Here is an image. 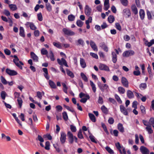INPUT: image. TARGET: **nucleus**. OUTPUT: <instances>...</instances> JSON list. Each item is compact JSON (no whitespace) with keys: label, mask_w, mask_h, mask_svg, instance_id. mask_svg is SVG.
<instances>
[{"label":"nucleus","mask_w":154,"mask_h":154,"mask_svg":"<svg viewBox=\"0 0 154 154\" xmlns=\"http://www.w3.org/2000/svg\"><path fill=\"white\" fill-rule=\"evenodd\" d=\"M11 57L14 58L13 61L16 65L21 69H22L23 67L21 65H23V63L21 61H19V59L17 56L16 55H12Z\"/></svg>","instance_id":"obj_1"},{"label":"nucleus","mask_w":154,"mask_h":154,"mask_svg":"<svg viewBox=\"0 0 154 154\" xmlns=\"http://www.w3.org/2000/svg\"><path fill=\"white\" fill-rule=\"evenodd\" d=\"M62 31L65 35H67L72 36L75 34V33L74 32L66 28H63Z\"/></svg>","instance_id":"obj_2"},{"label":"nucleus","mask_w":154,"mask_h":154,"mask_svg":"<svg viewBox=\"0 0 154 154\" xmlns=\"http://www.w3.org/2000/svg\"><path fill=\"white\" fill-rule=\"evenodd\" d=\"M99 87L102 92H104L105 90L108 91V88H109L108 86L106 84H102L100 82L98 83Z\"/></svg>","instance_id":"obj_3"},{"label":"nucleus","mask_w":154,"mask_h":154,"mask_svg":"<svg viewBox=\"0 0 154 154\" xmlns=\"http://www.w3.org/2000/svg\"><path fill=\"white\" fill-rule=\"evenodd\" d=\"M134 54V51L133 50H128L125 51L123 54V56L124 57H128L133 55Z\"/></svg>","instance_id":"obj_4"},{"label":"nucleus","mask_w":154,"mask_h":154,"mask_svg":"<svg viewBox=\"0 0 154 154\" xmlns=\"http://www.w3.org/2000/svg\"><path fill=\"white\" fill-rule=\"evenodd\" d=\"M57 61L58 63L60 65H64L66 67H68V66L67 64L66 61L63 58H62L61 60H60L58 58L57 59Z\"/></svg>","instance_id":"obj_5"},{"label":"nucleus","mask_w":154,"mask_h":154,"mask_svg":"<svg viewBox=\"0 0 154 154\" xmlns=\"http://www.w3.org/2000/svg\"><path fill=\"white\" fill-rule=\"evenodd\" d=\"M140 149L142 154H149V151L146 147L142 146L140 147Z\"/></svg>","instance_id":"obj_6"},{"label":"nucleus","mask_w":154,"mask_h":154,"mask_svg":"<svg viewBox=\"0 0 154 154\" xmlns=\"http://www.w3.org/2000/svg\"><path fill=\"white\" fill-rule=\"evenodd\" d=\"M66 134L64 132H62L61 133L60 140L62 144H63L65 142L66 139Z\"/></svg>","instance_id":"obj_7"},{"label":"nucleus","mask_w":154,"mask_h":154,"mask_svg":"<svg viewBox=\"0 0 154 154\" xmlns=\"http://www.w3.org/2000/svg\"><path fill=\"white\" fill-rule=\"evenodd\" d=\"M121 82L123 85L126 87H128V82L127 79L125 77H122L121 79Z\"/></svg>","instance_id":"obj_8"},{"label":"nucleus","mask_w":154,"mask_h":154,"mask_svg":"<svg viewBox=\"0 0 154 154\" xmlns=\"http://www.w3.org/2000/svg\"><path fill=\"white\" fill-rule=\"evenodd\" d=\"M25 25L27 27H29L30 29L32 30H35L36 29V26L32 22H27L25 24Z\"/></svg>","instance_id":"obj_9"},{"label":"nucleus","mask_w":154,"mask_h":154,"mask_svg":"<svg viewBox=\"0 0 154 154\" xmlns=\"http://www.w3.org/2000/svg\"><path fill=\"white\" fill-rule=\"evenodd\" d=\"M99 46L104 51L107 52L108 51V48L104 42H102L99 44Z\"/></svg>","instance_id":"obj_10"},{"label":"nucleus","mask_w":154,"mask_h":154,"mask_svg":"<svg viewBox=\"0 0 154 154\" xmlns=\"http://www.w3.org/2000/svg\"><path fill=\"white\" fill-rule=\"evenodd\" d=\"M120 111L122 113L125 115H128V112L127 111V109L123 105H121L120 106Z\"/></svg>","instance_id":"obj_11"},{"label":"nucleus","mask_w":154,"mask_h":154,"mask_svg":"<svg viewBox=\"0 0 154 154\" xmlns=\"http://www.w3.org/2000/svg\"><path fill=\"white\" fill-rule=\"evenodd\" d=\"M99 69L102 70L109 71V67L106 65L100 64L99 66Z\"/></svg>","instance_id":"obj_12"},{"label":"nucleus","mask_w":154,"mask_h":154,"mask_svg":"<svg viewBox=\"0 0 154 154\" xmlns=\"http://www.w3.org/2000/svg\"><path fill=\"white\" fill-rule=\"evenodd\" d=\"M75 44L77 46L81 45L82 47L84 46L85 42L83 40L82 38H79L75 41Z\"/></svg>","instance_id":"obj_13"},{"label":"nucleus","mask_w":154,"mask_h":154,"mask_svg":"<svg viewBox=\"0 0 154 154\" xmlns=\"http://www.w3.org/2000/svg\"><path fill=\"white\" fill-rule=\"evenodd\" d=\"M91 9L89 7L88 5H86L85 10V12L86 15L88 16H90L91 15Z\"/></svg>","instance_id":"obj_14"},{"label":"nucleus","mask_w":154,"mask_h":154,"mask_svg":"<svg viewBox=\"0 0 154 154\" xmlns=\"http://www.w3.org/2000/svg\"><path fill=\"white\" fill-rule=\"evenodd\" d=\"M90 45L91 48L95 51H97L98 49L95 43L92 40H91L90 42Z\"/></svg>","instance_id":"obj_15"},{"label":"nucleus","mask_w":154,"mask_h":154,"mask_svg":"<svg viewBox=\"0 0 154 154\" xmlns=\"http://www.w3.org/2000/svg\"><path fill=\"white\" fill-rule=\"evenodd\" d=\"M123 14L126 17H129L131 15L130 10L128 8L124 9L123 11Z\"/></svg>","instance_id":"obj_16"},{"label":"nucleus","mask_w":154,"mask_h":154,"mask_svg":"<svg viewBox=\"0 0 154 154\" xmlns=\"http://www.w3.org/2000/svg\"><path fill=\"white\" fill-rule=\"evenodd\" d=\"M47 57L48 58H50L52 61H54L55 60L54 54L51 50L49 51V54L47 55Z\"/></svg>","instance_id":"obj_17"},{"label":"nucleus","mask_w":154,"mask_h":154,"mask_svg":"<svg viewBox=\"0 0 154 154\" xmlns=\"http://www.w3.org/2000/svg\"><path fill=\"white\" fill-rule=\"evenodd\" d=\"M31 57L33 60L35 62L38 61V57L33 52L30 53Z\"/></svg>","instance_id":"obj_18"},{"label":"nucleus","mask_w":154,"mask_h":154,"mask_svg":"<svg viewBox=\"0 0 154 154\" xmlns=\"http://www.w3.org/2000/svg\"><path fill=\"white\" fill-rule=\"evenodd\" d=\"M112 61L114 63H115L117 60L116 54L115 52L113 51L112 53Z\"/></svg>","instance_id":"obj_19"},{"label":"nucleus","mask_w":154,"mask_h":154,"mask_svg":"<svg viewBox=\"0 0 154 154\" xmlns=\"http://www.w3.org/2000/svg\"><path fill=\"white\" fill-rule=\"evenodd\" d=\"M118 129L121 133H123L125 131L122 124L119 123L118 125Z\"/></svg>","instance_id":"obj_20"},{"label":"nucleus","mask_w":154,"mask_h":154,"mask_svg":"<svg viewBox=\"0 0 154 154\" xmlns=\"http://www.w3.org/2000/svg\"><path fill=\"white\" fill-rule=\"evenodd\" d=\"M146 131H147L148 134H152L153 132V131L151 125H149L145 128Z\"/></svg>","instance_id":"obj_21"},{"label":"nucleus","mask_w":154,"mask_h":154,"mask_svg":"<svg viewBox=\"0 0 154 154\" xmlns=\"http://www.w3.org/2000/svg\"><path fill=\"white\" fill-rule=\"evenodd\" d=\"M80 64L83 68H85L86 66V63L85 60L82 58H80Z\"/></svg>","instance_id":"obj_22"},{"label":"nucleus","mask_w":154,"mask_h":154,"mask_svg":"<svg viewBox=\"0 0 154 154\" xmlns=\"http://www.w3.org/2000/svg\"><path fill=\"white\" fill-rule=\"evenodd\" d=\"M20 35L21 36L24 37L25 36L24 33V30L23 28L22 27H20Z\"/></svg>","instance_id":"obj_23"},{"label":"nucleus","mask_w":154,"mask_h":154,"mask_svg":"<svg viewBox=\"0 0 154 154\" xmlns=\"http://www.w3.org/2000/svg\"><path fill=\"white\" fill-rule=\"evenodd\" d=\"M127 95L129 98H132L134 97V95L133 92L129 90H128L127 91Z\"/></svg>","instance_id":"obj_24"},{"label":"nucleus","mask_w":154,"mask_h":154,"mask_svg":"<svg viewBox=\"0 0 154 154\" xmlns=\"http://www.w3.org/2000/svg\"><path fill=\"white\" fill-rule=\"evenodd\" d=\"M49 83L51 88L54 89L56 88L57 87L56 84L53 81L51 80H49Z\"/></svg>","instance_id":"obj_25"},{"label":"nucleus","mask_w":154,"mask_h":154,"mask_svg":"<svg viewBox=\"0 0 154 154\" xmlns=\"http://www.w3.org/2000/svg\"><path fill=\"white\" fill-rule=\"evenodd\" d=\"M66 73L70 77L72 78H73L74 77V75L73 73L69 70L68 69H66Z\"/></svg>","instance_id":"obj_26"},{"label":"nucleus","mask_w":154,"mask_h":154,"mask_svg":"<svg viewBox=\"0 0 154 154\" xmlns=\"http://www.w3.org/2000/svg\"><path fill=\"white\" fill-rule=\"evenodd\" d=\"M17 101L19 106V108H21L23 102L22 99L20 97H18L17 99Z\"/></svg>","instance_id":"obj_27"},{"label":"nucleus","mask_w":154,"mask_h":154,"mask_svg":"<svg viewBox=\"0 0 154 154\" xmlns=\"http://www.w3.org/2000/svg\"><path fill=\"white\" fill-rule=\"evenodd\" d=\"M86 98H82L80 100V101L82 103H86L88 99H89L90 98V96L86 94Z\"/></svg>","instance_id":"obj_28"},{"label":"nucleus","mask_w":154,"mask_h":154,"mask_svg":"<svg viewBox=\"0 0 154 154\" xmlns=\"http://www.w3.org/2000/svg\"><path fill=\"white\" fill-rule=\"evenodd\" d=\"M139 14L141 19L142 20L143 19L145 16L144 11L142 9L140 10L139 12Z\"/></svg>","instance_id":"obj_29"},{"label":"nucleus","mask_w":154,"mask_h":154,"mask_svg":"<svg viewBox=\"0 0 154 154\" xmlns=\"http://www.w3.org/2000/svg\"><path fill=\"white\" fill-rule=\"evenodd\" d=\"M91 120L93 122H95L96 121V119L95 117L94 114L92 113H89L88 114Z\"/></svg>","instance_id":"obj_30"},{"label":"nucleus","mask_w":154,"mask_h":154,"mask_svg":"<svg viewBox=\"0 0 154 154\" xmlns=\"http://www.w3.org/2000/svg\"><path fill=\"white\" fill-rule=\"evenodd\" d=\"M119 92L122 94H123L125 92V89L122 87H119L118 88Z\"/></svg>","instance_id":"obj_31"},{"label":"nucleus","mask_w":154,"mask_h":154,"mask_svg":"<svg viewBox=\"0 0 154 154\" xmlns=\"http://www.w3.org/2000/svg\"><path fill=\"white\" fill-rule=\"evenodd\" d=\"M131 9L133 12L136 14L138 13L137 9L135 5H133L131 6Z\"/></svg>","instance_id":"obj_32"},{"label":"nucleus","mask_w":154,"mask_h":154,"mask_svg":"<svg viewBox=\"0 0 154 154\" xmlns=\"http://www.w3.org/2000/svg\"><path fill=\"white\" fill-rule=\"evenodd\" d=\"M108 20L109 22L111 23L114 21L115 20V18L113 16L110 15L108 17Z\"/></svg>","instance_id":"obj_33"},{"label":"nucleus","mask_w":154,"mask_h":154,"mask_svg":"<svg viewBox=\"0 0 154 154\" xmlns=\"http://www.w3.org/2000/svg\"><path fill=\"white\" fill-rule=\"evenodd\" d=\"M75 17L72 14H70L68 16V19L70 21H72L74 20Z\"/></svg>","instance_id":"obj_34"},{"label":"nucleus","mask_w":154,"mask_h":154,"mask_svg":"<svg viewBox=\"0 0 154 154\" xmlns=\"http://www.w3.org/2000/svg\"><path fill=\"white\" fill-rule=\"evenodd\" d=\"M90 84L92 87V90L94 92H95L96 91V88L95 84L92 81H90Z\"/></svg>","instance_id":"obj_35"},{"label":"nucleus","mask_w":154,"mask_h":154,"mask_svg":"<svg viewBox=\"0 0 154 154\" xmlns=\"http://www.w3.org/2000/svg\"><path fill=\"white\" fill-rule=\"evenodd\" d=\"M63 118L65 121H67L68 119V116L66 112H64L62 113Z\"/></svg>","instance_id":"obj_36"},{"label":"nucleus","mask_w":154,"mask_h":154,"mask_svg":"<svg viewBox=\"0 0 154 154\" xmlns=\"http://www.w3.org/2000/svg\"><path fill=\"white\" fill-rule=\"evenodd\" d=\"M105 149L106 151L110 154H114V152L109 147L107 146L105 147Z\"/></svg>","instance_id":"obj_37"},{"label":"nucleus","mask_w":154,"mask_h":154,"mask_svg":"<svg viewBox=\"0 0 154 154\" xmlns=\"http://www.w3.org/2000/svg\"><path fill=\"white\" fill-rule=\"evenodd\" d=\"M115 145L117 149L119 150L120 152L121 153H122V152L121 149V148H122V147L121 146L120 143L118 142L116 143Z\"/></svg>","instance_id":"obj_38"},{"label":"nucleus","mask_w":154,"mask_h":154,"mask_svg":"<svg viewBox=\"0 0 154 154\" xmlns=\"http://www.w3.org/2000/svg\"><path fill=\"white\" fill-rule=\"evenodd\" d=\"M81 76L82 79L85 82H87L88 81V78L82 72L81 73Z\"/></svg>","instance_id":"obj_39"},{"label":"nucleus","mask_w":154,"mask_h":154,"mask_svg":"<svg viewBox=\"0 0 154 154\" xmlns=\"http://www.w3.org/2000/svg\"><path fill=\"white\" fill-rule=\"evenodd\" d=\"M115 97L119 103L120 104L122 103V101L121 100V99H120L119 96L118 95H117V94H115Z\"/></svg>","instance_id":"obj_40"},{"label":"nucleus","mask_w":154,"mask_h":154,"mask_svg":"<svg viewBox=\"0 0 154 154\" xmlns=\"http://www.w3.org/2000/svg\"><path fill=\"white\" fill-rule=\"evenodd\" d=\"M89 137L92 142L94 143H97V142L95 140L94 137L92 135V134L91 133L90 134Z\"/></svg>","instance_id":"obj_41"},{"label":"nucleus","mask_w":154,"mask_h":154,"mask_svg":"<svg viewBox=\"0 0 154 154\" xmlns=\"http://www.w3.org/2000/svg\"><path fill=\"white\" fill-rule=\"evenodd\" d=\"M76 24L78 26L81 27L83 26V23L80 20H78L76 21Z\"/></svg>","instance_id":"obj_42"},{"label":"nucleus","mask_w":154,"mask_h":154,"mask_svg":"<svg viewBox=\"0 0 154 154\" xmlns=\"http://www.w3.org/2000/svg\"><path fill=\"white\" fill-rule=\"evenodd\" d=\"M46 7L47 10L50 11L51 10V6L49 3H47L46 4Z\"/></svg>","instance_id":"obj_43"},{"label":"nucleus","mask_w":154,"mask_h":154,"mask_svg":"<svg viewBox=\"0 0 154 154\" xmlns=\"http://www.w3.org/2000/svg\"><path fill=\"white\" fill-rule=\"evenodd\" d=\"M41 53L42 55H48V51L44 48H42L41 51Z\"/></svg>","instance_id":"obj_44"},{"label":"nucleus","mask_w":154,"mask_h":154,"mask_svg":"<svg viewBox=\"0 0 154 154\" xmlns=\"http://www.w3.org/2000/svg\"><path fill=\"white\" fill-rule=\"evenodd\" d=\"M101 109L104 113H107L108 112L107 108L104 106L103 105L101 107Z\"/></svg>","instance_id":"obj_45"},{"label":"nucleus","mask_w":154,"mask_h":154,"mask_svg":"<svg viewBox=\"0 0 154 154\" xmlns=\"http://www.w3.org/2000/svg\"><path fill=\"white\" fill-rule=\"evenodd\" d=\"M50 143L49 142L47 141L45 143V149L47 150H49L50 149Z\"/></svg>","instance_id":"obj_46"},{"label":"nucleus","mask_w":154,"mask_h":154,"mask_svg":"<svg viewBox=\"0 0 154 154\" xmlns=\"http://www.w3.org/2000/svg\"><path fill=\"white\" fill-rule=\"evenodd\" d=\"M101 125L105 132L107 134H109V133L107 130L105 124L103 123H102Z\"/></svg>","instance_id":"obj_47"},{"label":"nucleus","mask_w":154,"mask_h":154,"mask_svg":"<svg viewBox=\"0 0 154 154\" xmlns=\"http://www.w3.org/2000/svg\"><path fill=\"white\" fill-rule=\"evenodd\" d=\"M6 94V92L4 91H2L1 93V97L2 98L3 100L5 99Z\"/></svg>","instance_id":"obj_48"},{"label":"nucleus","mask_w":154,"mask_h":154,"mask_svg":"<svg viewBox=\"0 0 154 154\" xmlns=\"http://www.w3.org/2000/svg\"><path fill=\"white\" fill-rule=\"evenodd\" d=\"M17 9V7L15 5L10 4V9L12 11H15Z\"/></svg>","instance_id":"obj_49"},{"label":"nucleus","mask_w":154,"mask_h":154,"mask_svg":"<svg viewBox=\"0 0 154 154\" xmlns=\"http://www.w3.org/2000/svg\"><path fill=\"white\" fill-rule=\"evenodd\" d=\"M37 17L38 20L39 21H42L43 20V17L41 13H39L37 14Z\"/></svg>","instance_id":"obj_50"},{"label":"nucleus","mask_w":154,"mask_h":154,"mask_svg":"<svg viewBox=\"0 0 154 154\" xmlns=\"http://www.w3.org/2000/svg\"><path fill=\"white\" fill-rule=\"evenodd\" d=\"M1 82L4 84H6L7 83V82L5 78L2 76H1L0 77Z\"/></svg>","instance_id":"obj_51"},{"label":"nucleus","mask_w":154,"mask_h":154,"mask_svg":"<svg viewBox=\"0 0 154 154\" xmlns=\"http://www.w3.org/2000/svg\"><path fill=\"white\" fill-rule=\"evenodd\" d=\"M146 87V85L145 83H142L140 85V88L141 89H144Z\"/></svg>","instance_id":"obj_52"},{"label":"nucleus","mask_w":154,"mask_h":154,"mask_svg":"<svg viewBox=\"0 0 154 154\" xmlns=\"http://www.w3.org/2000/svg\"><path fill=\"white\" fill-rule=\"evenodd\" d=\"M149 122L151 126L154 125V118L153 117L150 118L149 120Z\"/></svg>","instance_id":"obj_53"},{"label":"nucleus","mask_w":154,"mask_h":154,"mask_svg":"<svg viewBox=\"0 0 154 154\" xmlns=\"http://www.w3.org/2000/svg\"><path fill=\"white\" fill-rule=\"evenodd\" d=\"M78 136L80 139H82L83 138V135L82 134V131L81 130H80L79 131L78 134Z\"/></svg>","instance_id":"obj_54"},{"label":"nucleus","mask_w":154,"mask_h":154,"mask_svg":"<svg viewBox=\"0 0 154 154\" xmlns=\"http://www.w3.org/2000/svg\"><path fill=\"white\" fill-rule=\"evenodd\" d=\"M90 54L93 58H94L96 59H97L98 58V56L96 54L92 52H90Z\"/></svg>","instance_id":"obj_55"},{"label":"nucleus","mask_w":154,"mask_h":154,"mask_svg":"<svg viewBox=\"0 0 154 154\" xmlns=\"http://www.w3.org/2000/svg\"><path fill=\"white\" fill-rule=\"evenodd\" d=\"M53 45L56 46V47H57V48H61V46L60 44L59 43H56L55 42H53Z\"/></svg>","instance_id":"obj_56"},{"label":"nucleus","mask_w":154,"mask_h":154,"mask_svg":"<svg viewBox=\"0 0 154 154\" xmlns=\"http://www.w3.org/2000/svg\"><path fill=\"white\" fill-rule=\"evenodd\" d=\"M17 72L14 70H10V75H15L17 74Z\"/></svg>","instance_id":"obj_57"},{"label":"nucleus","mask_w":154,"mask_h":154,"mask_svg":"<svg viewBox=\"0 0 154 154\" xmlns=\"http://www.w3.org/2000/svg\"><path fill=\"white\" fill-rule=\"evenodd\" d=\"M43 137L44 138H47L49 140H51L52 138L50 134L44 135Z\"/></svg>","instance_id":"obj_58"},{"label":"nucleus","mask_w":154,"mask_h":154,"mask_svg":"<svg viewBox=\"0 0 154 154\" xmlns=\"http://www.w3.org/2000/svg\"><path fill=\"white\" fill-rule=\"evenodd\" d=\"M116 25V28L119 30V31H121V27L119 23H116L115 24Z\"/></svg>","instance_id":"obj_59"},{"label":"nucleus","mask_w":154,"mask_h":154,"mask_svg":"<svg viewBox=\"0 0 154 154\" xmlns=\"http://www.w3.org/2000/svg\"><path fill=\"white\" fill-rule=\"evenodd\" d=\"M98 103L100 104H103V99L101 96H99L98 100Z\"/></svg>","instance_id":"obj_60"},{"label":"nucleus","mask_w":154,"mask_h":154,"mask_svg":"<svg viewBox=\"0 0 154 154\" xmlns=\"http://www.w3.org/2000/svg\"><path fill=\"white\" fill-rule=\"evenodd\" d=\"M122 4L124 6H126L128 4L127 0H120Z\"/></svg>","instance_id":"obj_61"},{"label":"nucleus","mask_w":154,"mask_h":154,"mask_svg":"<svg viewBox=\"0 0 154 154\" xmlns=\"http://www.w3.org/2000/svg\"><path fill=\"white\" fill-rule=\"evenodd\" d=\"M37 96L39 99L41 100L42 97V93L40 91H38L37 92Z\"/></svg>","instance_id":"obj_62"},{"label":"nucleus","mask_w":154,"mask_h":154,"mask_svg":"<svg viewBox=\"0 0 154 154\" xmlns=\"http://www.w3.org/2000/svg\"><path fill=\"white\" fill-rule=\"evenodd\" d=\"M137 102L136 101H134L132 103V107L134 108V109H136L137 108Z\"/></svg>","instance_id":"obj_63"},{"label":"nucleus","mask_w":154,"mask_h":154,"mask_svg":"<svg viewBox=\"0 0 154 154\" xmlns=\"http://www.w3.org/2000/svg\"><path fill=\"white\" fill-rule=\"evenodd\" d=\"M142 122L144 125L146 126V127L149 125H150L149 122H148L146 120H143Z\"/></svg>","instance_id":"obj_64"}]
</instances>
